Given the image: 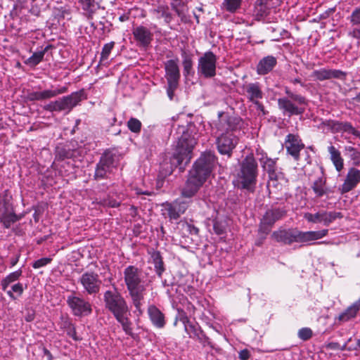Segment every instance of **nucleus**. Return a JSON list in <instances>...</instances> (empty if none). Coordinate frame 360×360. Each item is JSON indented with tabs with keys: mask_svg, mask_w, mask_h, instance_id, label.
I'll return each mask as SVG.
<instances>
[{
	"mask_svg": "<svg viewBox=\"0 0 360 360\" xmlns=\"http://www.w3.org/2000/svg\"><path fill=\"white\" fill-rule=\"evenodd\" d=\"M124 283L138 314H142V301L144 299L147 283L141 269L134 265L127 266L123 271Z\"/></svg>",
	"mask_w": 360,
	"mask_h": 360,
	"instance_id": "nucleus-1",
	"label": "nucleus"
},
{
	"mask_svg": "<svg viewBox=\"0 0 360 360\" xmlns=\"http://www.w3.org/2000/svg\"><path fill=\"white\" fill-rule=\"evenodd\" d=\"M328 233V229L302 231L297 229H283L274 231L271 238L284 245H291L293 243H309L324 238Z\"/></svg>",
	"mask_w": 360,
	"mask_h": 360,
	"instance_id": "nucleus-2",
	"label": "nucleus"
},
{
	"mask_svg": "<svg viewBox=\"0 0 360 360\" xmlns=\"http://www.w3.org/2000/svg\"><path fill=\"white\" fill-rule=\"evenodd\" d=\"M258 175V165L253 154L248 155L240 162L237 174L238 187L254 192Z\"/></svg>",
	"mask_w": 360,
	"mask_h": 360,
	"instance_id": "nucleus-3",
	"label": "nucleus"
},
{
	"mask_svg": "<svg viewBox=\"0 0 360 360\" xmlns=\"http://www.w3.org/2000/svg\"><path fill=\"white\" fill-rule=\"evenodd\" d=\"M286 96L278 99V106L284 116L302 115L308 105V100L301 94L293 93L288 86H284Z\"/></svg>",
	"mask_w": 360,
	"mask_h": 360,
	"instance_id": "nucleus-4",
	"label": "nucleus"
},
{
	"mask_svg": "<svg viewBox=\"0 0 360 360\" xmlns=\"http://www.w3.org/2000/svg\"><path fill=\"white\" fill-rule=\"evenodd\" d=\"M182 134L178 138L175 151L173 153V159L176 161V165H180L184 161L188 164L192 158V152L196 144L195 139L185 128H182Z\"/></svg>",
	"mask_w": 360,
	"mask_h": 360,
	"instance_id": "nucleus-5",
	"label": "nucleus"
},
{
	"mask_svg": "<svg viewBox=\"0 0 360 360\" xmlns=\"http://www.w3.org/2000/svg\"><path fill=\"white\" fill-rule=\"evenodd\" d=\"M217 165V158L210 151L203 153L194 162L189 174L205 182Z\"/></svg>",
	"mask_w": 360,
	"mask_h": 360,
	"instance_id": "nucleus-6",
	"label": "nucleus"
},
{
	"mask_svg": "<svg viewBox=\"0 0 360 360\" xmlns=\"http://www.w3.org/2000/svg\"><path fill=\"white\" fill-rule=\"evenodd\" d=\"M20 219L21 217L15 212L12 196L5 191L0 195V222L4 228L9 229Z\"/></svg>",
	"mask_w": 360,
	"mask_h": 360,
	"instance_id": "nucleus-7",
	"label": "nucleus"
},
{
	"mask_svg": "<svg viewBox=\"0 0 360 360\" xmlns=\"http://www.w3.org/2000/svg\"><path fill=\"white\" fill-rule=\"evenodd\" d=\"M103 300L105 308L115 317L124 314H129V307L126 300L116 289L115 291H105L103 295Z\"/></svg>",
	"mask_w": 360,
	"mask_h": 360,
	"instance_id": "nucleus-8",
	"label": "nucleus"
},
{
	"mask_svg": "<svg viewBox=\"0 0 360 360\" xmlns=\"http://www.w3.org/2000/svg\"><path fill=\"white\" fill-rule=\"evenodd\" d=\"M83 94L84 92L82 90L73 92L70 95L64 96L57 101L50 102L44 106V110L50 112H60L63 110H68L70 112L82 101Z\"/></svg>",
	"mask_w": 360,
	"mask_h": 360,
	"instance_id": "nucleus-9",
	"label": "nucleus"
},
{
	"mask_svg": "<svg viewBox=\"0 0 360 360\" xmlns=\"http://www.w3.org/2000/svg\"><path fill=\"white\" fill-rule=\"evenodd\" d=\"M243 120L224 112H218V120L215 123L217 130L221 133L233 134L242 128Z\"/></svg>",
	"mask_w": 360,
	"mask_h": 360,
	"instance_id": "nucleus-10",
	"label": "nucleus"
},
{
	"mask_svg": "<svg viewBox=\"0 0 360 360\" xmlns=\"http://www.w3.org/2000/svg\"><path fill=\"white\" fill-rule=\"evenodd\" d=\"M217 56L212 51L205 52L198 59V72L205 78H212L216 75Z\"/></svg>",
	"mask_w": 360,
	"mask_h": 360,
	"instance_id": "nucleus-11",
	"label": "nucleus"
},
{
	"mask_svg": "<svg viewBox=\"0 0 360 360\" xmlns=\"http://www.w3.org/2000/svg\"><path fill=\"white\" fill-rule=\"evenodd\" d=\"M285 214V210L281 208H272L266 210L259 224V232L268 234L276 221L282 219Z\"/></svg>",
	"mask_w": 360,
	"mask_h": 360,
	"instance_id": "nucleus-12",
	"label": "nucleus"
},
{
	"mask_svg": "<svg viewBox=\"0 0 360 360\" xmlns=\"http://www.w3.org/2000/svg\"><path fill=\"white\" fill-rule=\"evenodd\" d=\"M67 304L73 315L77 316H86L92 311L91 305L88 301L74 294L67 297Z\"/></svg>",
	"mask_w": 360,
	"mask_h": 360,
	"instance_id": "nucleus-13",
	"label": "nucleus"
},
{
	"mask_svg": "<svg viewBox=\"0 0 360 360\" xmlns=\"http://www.w3.org/2000/svg\"><path fill=\"white\" fill-rule=\"evenodd\" d=\"M79 283L89 295L97 294L101 285L98 274L92 271H86L82 274L79 278Z\"/></svg>",
	"mask_w": 360,
	"mask_h": 360,
	"instance_id": "nucleus-14",
	"label": "nucleus"
},
{
	"mask_svg": "<svg viewBox=\"0 0 360 360\" xmlns=\"http://www.w3.org/2000/svg\"><path fill=\"white\" fill-rule=\"evenodd\" d=\"M114 167V156L110 152L104 153L96 165L94 179L101 180L107 178L108 174L112 172Z\"/></svg>",
	"mask_w": 360,
	"mask_h": 360,
	"instance_id": "nucleus-15",
	"label": "nucleus"
},
{
	"mask_svg": "<svg viewBox=\"0 0 360 360\" xmlns=\"http://www.w3.org/2000/svg\"><path fill=\"white\" fill-rule=\"evenodd\" d=\"M238 143V138L233 134L221 133L216 141L219 153L231 157L233 150Z\"/></svg>",
	"mask_w": 360,
	"mask_h": 360,
	"instance_id": "nucleus-16",
	"label": "nucleus"
},
{
	"mask_svg": "<svg viewBox=\"0 0 360 360\" xmlns=\"http://www.w3.org/2000/svg\"><path fill=\"white\" fill-rule=\"evenodd\" d=\"M284 146L288 155L295 161L300 158V151L304 149V144L297 134H288L285 139Z\"/></svg>",
	"mask_w": 360,
	"mask_h": 360,
	"instance_id": "nucleus-17",
	"label": "nucleus"
},
{
	"mask_svg": "<svg viewBox=\"0 0 360 360\" xmlns=\"http://www.w3.org/2000/svg\"><path fill=\"white\" fill-rule=\"evenodd\" d=\"M162 206L169 219L176 220L188 209V202L186 200H176L172 202H165ZM163 214H165V213Z\"/></svg>",
	"mask_w": 360,
	"mask_h": 360,
	"instance_id": "nucleus-18",
	"label": "nucleus"
},
{
	"mask_svg": "<svg viewBox=\"0 0 360 360\" xmlns=\"http://www.w3.org/2000/svg\"><path fill=\"white\" fill-rule=\"evenodd\" d=\"M132 34L136 45L141 48L147 49L153 40V32L148 27L143 25L134 27Z\"/></svg>",
	"mask_w": 360,
	"mask_h": 360,
	"instance_id": "nucleus-19",
	"label": "nucleus"
},
{
	"mask_svg": "<svg viewBox=\"0 0 360 360\" xmlns=\"http://www.w3.org/2000/svg\"><path fill=\"white\" fill-rule=\"evenodd\" d=\"M68 88L65 86L46 89L41 91H28L26 95V98L29 101H38L49 99L57 96L59 94L67 92Z\"/></svg>",
	"mask_w": 360,
	"mask_h": 360,
	"instance_id": "nucleus-20",
	"label": "nucleus"
},
{
	"mask_svg": "<svg viewBox=\"0 0 360 360\" xmlns=\"http://www.w3.org/2000/svg\"><path fill=\"white\" fill-rule=\"evenodd\" d=\"M204 183L202 180L189 174L185 186L181 190V195L188 198L193 197Z\"/></svg>",
	"mask_w": 360,
	"mask_h": 360,
	"instance_id": "nucleus-21",
	"label": "nucleus"
},
{
	"mask_svg": "<svg viewBox=\"0 0 360 360\" xmlns=\"http://www.w3.org/2000/svg\"><path fill=\"white\" fill-rule=\"evenodd\" d=\"M345 75V72L340 70L321 68L314 70L311 73V77L315 80L323 81L333 78L342 79L344 78Z\"/></svg>",
	"mask_w": 360,
	"mask_h": 360,
	"instance_id": "nucleus-22",
	"label": "nucleus"
},
{
	"mask_svg": "<svg viewBox=\"0 0 360 360\" xmlns=\"http://www.w3.org/2000/svg\"><path fill=\"white\" fill-rule=\"evenodd\" d=\"M360 182V170L354 167L350 168L346 179L340 188L341 193H348L354 188Z\"/></svg>",
	"mask_w": 360,
	"mask_h": 360,
	"instance_id": "nucleus-23",
	"label": "nucleus"
},
{
	"mask_svg": "<svg viewBox=\"0 0 360 360\" xmlns=\"http://www.w3.org/2000/svg\"><path fill=\"white\" fill-rule=\"evenodd\" d=\"M165 78L167 83L179 84L180 79V72L178 65V60L171 59L165 63Z\"/></svg>",
	"mask_w": 360,
	"mask_h": 360,
	"instance_id": "nucleus-24",
	"label": "nucleus"
},
{
	"mask_svg": "<svg viewBox=\"0 0 360 360\" xmlns=\"http://www.w3.org/2000/svg\"><path fill=\"white\" fill-rule=\"evenodd\" d=\"M248 99L253 103L263 98L264 94L259 82L248 83L244 86Z\"/></svg>",
	"mask_w": 360,
	"mask_h": 360,
	"instance_id": "nucleus-25",
	"label": "nucleus"
},
{
	"mask_svg": "<svg viewBox=\"0 0 360 360\" xmlns=\"http://www.w3.org/2000/svg\"><path fill=\"white\" fill-rule=\"evenodd\" d=\"M149 319L153 325L158 328H163L166 324L164 314L155 305H150L148 308Z\"/></svg>",
	"mask_w": 360,
	"mask_h": 360,
	"instance_id": "nucleus-26",
	"label": "nucleus"
},
{
	"mask_svg": "<svg viewBox=\"0 0 360 360\" xmlns=\"http://www.w3.org/2000/svg\"><path fill=\"white\" fill-rule=\"evenodd\" d=\"M360 310V298L349 306L344 311L339 314L338 320L345 323L356 317Z\"/></svg>",
	"mask_w": 360,
	"mask_h": 360,
	"instance_id": "nucleus-27",
	"label": "nucleus"
},
{
	"mask_svg": "<svg viewBox=\"0 0 360 360\" xmlns=\"http://www.w3.org/2000/svg\"><path fill=\"white\" fill-rule=\"evenodd\" d=\"M277 63L276 58L272 56H268L259 60L257 65V72L260 75H264L271 72Z\"/></svg>",
	"mask_w": 360,
	"mask_h": 360,
	"instance_id": "nucleus-28",
	"label": "nucleus"
},
{
	"mask_svg": "<svg viewBox=\"0 0 360 360\" xmlns=\"http://www.w3.org/2000/svg\"><path fill=\"white\" fill-rule=\"evenodd\" d=\"M78 3L88 19L91 20L100 8V4L96 0H78Z\"/></svg>",
	"mask_w": 360,
	"mask_h": 360,
	"instance_id": "nucleus-29",
	"label": "nucleus"
},
{
	"mask_svg": "<svg viewBox=\"0 0 360 360\" xmlns=\"http://www.w3.org/2000/svg\"><path fill=\"white\" fill-rule=\"evenodd\" d=\"M269 181L267 187L269 190L270 193H276L278 191H281L286 183L282 173L275 174V176H269Z\"/></svg>",
	"mask_w": 360,
	"mask_h": 360,
	"instance_id": "nucleus-30",
	"label": "nucleus"
},
{
	"mask_svg": "<svg viewBox=\"0 0 360 360\" xmlns=\"http://www.w3.org/2000/svg\"><path fill=\"white\" fill-rule=\"evenodd\" d=\"M348 133L356 137H360V132L348 122L335 121L332 133Z\"/></svg>",
	"mask_w": 360,
	"mask_h": 360,
	"instance_id": "nucleus-31",
	"label": "nucleus"
},
{
	"mask_svg": "<svg viewBox=\"0 0 360 360\" xmlns=\"http://www.w3.org/2000/svg\"><path fill=\"white\" fill-rule=\"evenodd\" d=\"M269 8L266 6V0H257L253 10V16L257 20H262L267 16Z\"/></svg>",
	"mask_w": 360,
	"mask_h": 360,
	"instance_id": "nucleus-32",
	"label": "nucleus"
},
{
	"mask_svg": "<svg viewBox=\"0 0 360 360\" xmlns=\"http://www.w3.org/2000/svg\"><path fill=\"white\" fill-rule=\"evenodd\" d=\"M326 179L323 176L318 177L312 184L311 188L317 198H321L328 193L326 186Z\"/></svg>",
	"mask_w": 360,
	"mask_h": 360,
	"instance_id": "nucleus-33",
	"label": "nucleus"
},
{
	"mask_svg": "<svg viewBox=\"0 0 360 360\" xmlns=\"http://www.w3.org/2000/svg\"><path fill=\"white\" fill-rule=\"evenodd\" d=\"M152 13L155 15L158 18H164L167 24H169L173 19V15L169 11V8L167 5H159L152 11Z\"/></svg>",
	"mask_w": 360,
	"mask_h": 360,
	"instance_id": "nucleus-34",
	"label": "nucleus"
},
{
	"mask_svg": "<svg viewBox=\"0 0 360 360\" xmlns=\"http://www.w3.org/2000/svg\"><path fill=\"white\" fill-rule=\"evenodd\" d=\"M276 160L270 158H259V161L262 164V167L266 170L269 176H275V174H278L277 172Z\"/></svg>",
	"mask_w": 360,
	"mask_h": 360,
	"instance_id": "nucleus-35",
	"label": "nucleus"
},
{
	"mask_svg": "<svg viewBox=\"0 0 360 360\" xmlns=\"http://www.w3.org/2000/svg\"><path fill=\"white\" fill-rule=\"evenodd\" d=\"M50 47L51 46L48 45L41 50L33 53V54L25 61V63L31 67L37 65L42 61L45 53L48 51Z\"/></svg>",
	"mask_w": 360,
	"mask_h": 360,
	"instance_id": "nucleus-36",
	"label": "nucleus"
},
{
	"mask_svg": "<svg viewBox=\"0 0 360 360\" xmlns=\"http://www.w3.org/2000/svg\"><path fill=\"white\" fill-rule=\"evenodd\" d=\"M330 155V160L335 167V169L340 172L343 168V159L341 157L340 151L333 146H330L328 148Z\"/></svg>",
	"mask_w": 360,
	"mask_h": 360,
	"instance_id": "nucleus-37",
	"label": "nucleus"
},
{
	"mask_svg": "<svg viewBox=\"0 0 360 360\" xmlns=\"http://www.w3.org/2000/svg\"><path fill=\"white\" fill-rule=\"evenodd\" d=\"M129 314H124L119 315L116 317V320L121 324L122 327V330L124 331V333L131 336V338L134 337V333H133L132 329V323L129 320L128 317Z\"/></svg>",
	"mask_w": 360,
	"mask_h": 360,
	"instance_id": "nucleus-38",
	"label": "nucleus"
},
{
	"mask_svg": "<svg viewBox=\"0 0 360 360\" xmlns=\"http://www.w3.org/2000/svg\"><path fill=\"white\" fill-rule=\"evenodd\" d=\"M151 257L154 264L155 271L159 278H162V274L165 271V266L162 257L159 252H153Z\"/></svg>",
	"mask_w": 360,
	"mask_h": 360,
	"instance_id": "nucleus-39",
	"label": "nucleus"
},
{
	"mask_svg": "<svg viewBox=\"0 0 360 360\" xmlns=\"http://www.w3.org/2000/svg\"><path fill=\"white\" fill-rule=\"evenodd\" d=\"M22 270L18 269L14 272L9 274L6 278L1 281V288L4 291H6L10 284L18 281L22 276Z\"/></svg>",
	"mask_w": 360,
	"mask_h": 360,
	"instance_id": "nucleus-40",
	"label": "nucleus"
},
{
	"mask_svg": "<svg viewBox=\"0 0 360 360\" xmlns=\"http://www.w3.org/2000/svg\"><path fill=\"white\" fill-rule=\"evenodd\" d=\"M304 218L309 223L323 224L324 225L323 210H320L314 214L306 212L304 214Z\"/></svg>",
	"mask_w": 360,
	"mask_h": 360,
	"instance_id": "nucleus-41",
	"label": "nucleus"
},
{
	"mask_svg": "<svg viewBox=\"0 0 360 360\" xmlns=\"http://www.w3.org/2000/svg\"><path fill=\"white\" fill-rule=\"evenodd\" d=\"M324 217V226H328L331 223L335 221L337 219H342L343 214L340 212L331 211L328 212L323 210Z\"/></svg>",
	"mask_w": 360,
	"mask_h": 360,
	"instance_id": "nucleus-42",
	"label": "nucleus"
},
{
	"mask_svg": "<svg viewBox=\"0 0 360 360\" xmlns=\"http://www.w3.org/2000/svg\"><path fill=\"white\" fill-rule=\"evenodd\" d=\"M241 3L242 0H224L222 8L233 13L240 7Z\"/></svg>",
	"mask_w": 360,
	"mask_h": 360,
	"instance_id": "nucleus-43",
	"label": "nucleus"
},
{
	"mask_svg": "<svg viewBox=\"0 0 360 360\" xmlns=\"http://www.w3.org/2000/svg\"><path fill=\"white\" fill-rule=\"evenodd\" d=\"M183 58V67H184V74L185 76L189 75L193 70V60L192 57L186 53L185 51L182 53Z\"/></svg>",
	"mask_w": 360,
	"mask_h": 360,
	"instance_id": "nucleus-44",
	"label": "nucleus"
},
{
	"mask_svg": "<svg viewBox=\"0 0 360 360\" xmlns=\"http://www.w3.org/2000/svg\"><path fill=\"white\" fill-rule=\"evenodd\" d=\"M115 46V42L110 41L103 45L100 58V63H102L107 60L109 56Z\"/></svg>",
	"mask_w": 360,
	"mask_h": 360,
	"instance_id": "nucleus-45",
	"label": "nucleus"
},
{
	"mask_svg": "<svg viewBox=\"0 0 360 360\" xmlns=\"http://www.w3.org/2000/svg\"><path fill=\"white\" fill-rule=\"evenodd\" d=\"M24 291V288L22 283H17L11 286V290H7L5 291L6 294L11 300H15L16 297L14 295L13 292H15L18 296H20Z\"/></svg>",
	"mask_w": 360,
	"mask_h": 360,
	"instance_id": "nucleus-46",
	"label": "nucleus"
},
{
	"mask_svg": "<svg viewBox=\"0 0 360 360\" xmlns=\"http://www.w3.org/2000/svg\"><path fill=\"white\" fill-rule=\"evenodd\" d=\"M176 1L170 3L172 9L176 13V14L181 18V21H184L186 19V12L184 10V5L182 3L176 4Z\"/></svg>",
	"mask_w": 360,
	"mask_h": 360,
	"instance_id": "nucleus-47",
	"label": "nucleus"
},
{
	"mask_svg": "<svg viewBox=\"0 0 360 360\" xmlns=\"http://www.w3.org/2000/svg\"><path fill=\"white\" fill-rule=\"evenodd\" d=\"M128 129L133 133L138 134L141 131L142 124L141 121L136 118L131 117L127 122Z\"/></svg>",
	"mask_w": 360,
	"mask_h": 360,
	"instance_id": "nucleus-48",
	"label": "nucleus"
},
{
	"mask_svg": "<svg viewBox=\"0 0 360 360\" xmlns=\"http://www.w3.org/2000/svg\"><path fill=\"white\" fill-rule=\"evenodd\" d=\"M345 150L349 155L351 160L354 161V164L359 165L360 164V151L352 146H345Z\"/></svg>",
	"mask_w": 360,
	"mask_h": 360,
	"instance_id": "nucleus-49",
	"label": "nucleus"
},
{
	"mask_svg": "<svg viewBox=\"0 0 360 360\" xmlns=\"http://www.w3.org/2000/svg\"><path fill=\"white\" fill-rule=\"evenodd\" d=\"M64 328H66L67 335L74 340L78 341L81 340V338L77 336L75 328L72 323L69 321H65L64 323Z\"/></svg>",
	"mask_w": 360,
	"mask_h": 360,
	"instance_id": "nucleus-50",
	"label": "nucleus"
},
{
	"mask_svg": "<svg viewBox=\"0 0 360 360\" xmlns=\"http://www.w3.org/2000/svg\"><path fill=\"white\" fill-rule=\"evenodd\" d=\"M313 335V332L309 328H302L299 330L297 335L300 339L303 341L309 340Z\"/></svg>",
	"mask_w": 360,
	"mask_h": 360,
	"instance_id": "nucleus-51",
	"label": "nucleus"
},
{
	"mask_svg": "<svg viewBox=\"0 0 360 360\" xmlns=\"http://www.w3.org/2000/svg\"><path fill=\"white\" fill-rule=\"evenodd\" d=\"M183 229L191 235L198 236L199 229L191 222L184 221L182 223Z\"/></svg>",
	"mask_w": 360,
	"mask_h": 360,
	"instance_id": "nucleus-52",
	"label": "nucleus"
},
{
	"mask_svg": "<svg viewBox=\"0 0 360 360\" xmlns=\"http://www.w3.org/2000/svg\"><path fill=\"white\" fill-rule=\"evenodd\" d=\"M185 331L191 338H194L198 336L199 330L191 323L186 324Z\"/></svg>",
	"mask_w": 360,
	"mask_h": 360,
	"instance_id": "nucleus-53",
	"label": "nucleus"
},
{
	"mask_svg": "<svg viewBox=\"0 0 360 360\" xmlns=\"http://www.w3.org/2000/svg\"><path fill=\"white\" fill-rule=\"evenodd\" d=\"M51 261H52L51 258L43 257V258L36 260L32 264V267L34 269H39V268H41L42 266H44L46 265L49 264V263H51Z\"/></svg>",
	"mask_w": 360,
	"mask_h": 360,
	"instance_id": "nucleus-54",
	"label": "nucleus"
},
{
	"mask_svg": "<svg viewBox=\"0 0 360 360\" xmlns=\"http://www.w3.org/2000/svg\"><path fill=\"white\" fill-rule=\"evenodd\" d=\"M351 22L354 25L360 24V6L356 7L352 13Z\"/></svg>",
	"mask_w": 360,
	"mask_h": 360,
	"instance_id": "nucleus-55",
	"label": "nucleus"
},
{
	"mask_svg": "<svg viewBox=\"0 0 360 360\" xmlns=\"http://www.w3.org/2000/svg\"><path fill=\"white\" fill-rule=\"evenodd\" d=\"M335 121V120H323V121H322L321 122L319 128V129H322L323 130L325 129H327L328 130H329V131H330L332 132Z\"/></svg>",
	"mask_w": 360,
	"mask_h": 360,
	"instance_id": "nucleus-56",
	"label": "nucleus"
},
{
	"mask_svg": "<svg viewBox=\"0 0 360 360\" xmlns=\"http://www.w3.org/2000/svg\"><path fill=\"white\" fill-rule=\"evenodd\" d=\"M56 156L60 160H64L65 158H70L72 156V154L70 151L67 150L63 148H58L57 149Z\"/></svg>",
	"mask_w": 360,
	"mask_h": 360,
	"instance_id": "nucleus-57",
	"label": "nucleus"
},
{
	"mask_svg": "<svg viewBox=\"0 0 360 360\" xmlns=\"http://www.w3.org/2000/svg\"><path fill=\"white\" fill-rule=\"evenodd\" d=\"M179 84L167 83V94L170 100H172L174 96V91L177 89Z\"/></svg>",
	"mask_w": 360,
	"mask_h": 360,
	"instance_id": "nucleus-58",
	"label": "nucleus"
},
{
	"mask_svg": "<svg viewBox=\"0 0 360 360\" xmlns=\"http://www.w3.org/2000/svg\"><path fill=\"white\" fill-rule=\"evenodd\" d=\"M58 10L63 18L69 17L71 15V9L69 6H61Z\"/></svg>",
	"mask_w": 360,
	"mask_h": 360,
	"instance_id": "nucleus-59",
	"label": "nucleus"
},
{
	"mask_svg": "<svg viewBox=\"0 0 360 360\" xmlns=\"http://www.w3.org/2000/svg\"><path fill=\"white\" fill-rule=\"evenodd\" d=\"M250 352L248 349H243L239 352V359L240 360H248L250 358Z\"/></svg>",
	"mask_w": 360,
	"mask_h": 360,
	"instance_id": "nucleus-60",
	"label": "nucleus"
},
{
	"mask_svg": "<svg viewBox=\"0 0 360 360\" xmlns=\"http://www.w3.org/2000/svg\"><path fill=\"white\" fill-rule=\"evenodd\" d=\"M254 104L256 105L257 110H259L262 113L263 115H265L267 114V111H266L264 105L259 101H257V102L255 103Z\"/></svg>",
	"mask_w": 360,
	"mask_h": 360,
	"instance_id": "nucleus-61",
	"label": "nucleus"
},
{
	"mask_svg": "<svg viewBox=\"0 0 360 360\" xmlns=\"http://www.w3.org/2000/svg\"><path fill=\"white\" fill-rule=\"evenodd\" d=\"M288 82L292 84H300L302 86H304L305 84L302 82L301 79L299 78V77H297V78H288Z\"/></svg>",
	"mask_w": 360,
	"mask_h": 360,
	"instance_id": "nucleus-62",
	"label": "nucleus"
},
{
	"mask_svg": "<svg viewBox=\"0 0 360 360\" xmlns=\"http://www.w3.org/2000/svg\"><path fill=\"white\" fill-rule=\"evenodd\" d=\"M215 233L218 235H221L224 233V229L219 226L217 222H215L213 226Z\"/></svg>",
	"mask_w": 360,
	"mask_h": 360,
	"instance_id": "nucleus-63",
	"label": "nucleus"
},
{
	"mask_svg": "<svg viewBox=\"0 0 360 360\" xmlns=\"http://www.w3.org/2000/svg\"><path fill=\"white\" fill-rule=\"evenodd\" d=\"M256 155L258 157V158H264V159L265 160V158H268L266 154L262 150H261L259 148H257L256 150Z\"/></svg>",
	"mask_w": 360,
	"mask_h": 360,
	"instance_id": "nucleus-64",
	"label": "nucleus"
}]
</instances>
